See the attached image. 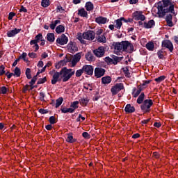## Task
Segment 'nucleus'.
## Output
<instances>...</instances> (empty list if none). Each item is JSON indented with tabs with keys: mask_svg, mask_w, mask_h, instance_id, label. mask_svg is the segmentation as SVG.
<instances>
[{
	"mask_svg": "<svg viewBox=\"0 0 178 178\" xmlns=\"http://www.w3.org/2000/svg\"><path fill=\"white\" fill-rule=\"evenodd\" d=\"M149 83H151V80L144 81L143 83L141 85H139V86H141V87H144V86L149 84Z\"/></svg>",
	"mask_w": 178,
	"mask_h": 178,
	"instance_id": "57",
	"label": "nucleus"
},
{
	"mask_svg": "<svg viewBox=\"0 0 178 178\" xmlns=\"http://www.w3.org/2000/svg\"><path fill=\"white\" fill-rule=\"evenodd\" d=\"M102 33H104V30L99 29L98 31H97L96 34L99 37V35H102Z\"/></svg>",
	"mask_w": 178,
	"mask_h": 178,
	"instance_id": "62",
	"label": "nucleus"
},
{
	"mask_svg": "<svg viewBox=\"0 0 178 178\" xmlns=\"http://www.w3.org/2000/svg\"><path fill=\"white\" fill-rule=\"evenodd\" d=\"M25 74L26 78L30 80V79H31V70L30 68H26Z\"/></svg>",
	"mask_w": 178,
	"mask_h": 178,
	"instance_id": "44",
	"label": "nucleus"
},
{
	"mask_svg": "<svg viewBox=\"0 0 178 178\" xmlns=\"http://www.w3.org/2000/svg\"><path fill=\"white\" fill-rule=\"evenodd\" d=\"M15 13H10L9 15H8V20H12V19H13V17H15Z\"/></svg>",
	"mask_w": 178,
	"mask_h": 178,
	"instance_id": "60",
	"label": "nucleus"
},
{
	"mask_svg": "<svg viewBox=\"0 0 178 178\" xmlns=\"http://www.w3.org/2000/svg\"><path fill=\"white\" fill-rule=\"evenodd\" d=\"M67 50L70 52H71V54H73V52H76V51H79V48L77 47V45L76 44V42H70L67 44Z\"/></svg>",
	"mask_w": 178,
	"mask_h": 178,
	"instance_id": "15",
	"label": "nucleus"
},
{
	"mask_svg": "<svg viewBox=\"0 0 178 178\" xmlns=\"http://www.w3.org/2000/svg\"><path fill=\"white\" fill-rule=\"evenodd\" d=\"M67 41H69V40L65 34H62L60 37L58 38L56 40V42L59 45H65L67 44Z\"/></svg>",
	"mask_w": 178,
	"mask_h": 178,
	"instance_id": "14",
	"label": "nucleus"
},
{
	"mask_svg": "<svg viewBox=\"0 0 178 178\" xmlns=\"http://www.w3.org/2000/svg\"><path fill=\"white\" fill-rule=\"evenodd\" d=\"M47 41H49V42H54V41H55V34L52 33H47Z\"/></svg>",
	"mask_w": 178,
	"mask_h": 178,
	"instance_id": "35",
	"label": "nucleus"
},
{
	"mask_svg": "<svg viewBox=\"0 0 178 178\" xmlns=\"http://www.w3.org/2000/svg\"><path fill=\"white\" fill-rule=\"evenodd\" d=\"M146 48H147V49H148V51H154V49L155 48L154 42H148L146 44Z\"/></svg>",
	"mask_w": 178,
	"mask_h": 178,
	"instance_id": "30",
	"label": "nucleus"
},
{
	"mask_svg": "<svg viewBox=\"0 0 178 178\" xmlns=\"http://www.w3.org/2000/svg\"><path fill=\"white\" fill-rule=\"evenodd\" d=\"M153 156L154 158H156V159H158L161 156V154H159V153H158L157 152H153Z\"/></svg>",
	"mask_w": 178,
	"mask_h": 178,
	"instance_id": "56",
	"label": "nucleus"
},
{
	"mask_svg": "<svg viewBox=\"0 0 178 178\" xmlns=\"http://www.w3.org/2000/svg\"><path fill=\"white\" fill-rule=\"evenodd\" d=\"M67 143H70L71 144L73 143H76V139L73 138V134L70 133L67 134Z\"/></svg>",
	"mask_w": 178,
	"mask_h": 178,
	"instance_id": "34",
	"label": "nucleus"
},
{
	"mask_svg": "<svg viewBox=\"0 0 178 178\" xmlns=\"http://www.w3.org/2000/svg\"><path fill=\"white\" fill-rule=\"evenodd\" d=\"M86 58L87 60L92 61L94 60V55H92V54H91V52H88L86 54Z\"/></svg>",
	"mask_w": 178,
	"mask_h": 178,
	"instance_id": "41",
	"label": "nucleus"
},
{
	"mask_svg": "<svg viewBox=\"0 0 178 178\" xmlns=\"http://www.w3.org/2000/svg\"><path fill=\"white\" fill-rule=\"evenodd\" d=\"M172 16L169 14L166 16L165 21L167 23V26L169 27H173V22H172Z\"/></svg>",
	"mask_w": 178,
	"mask_h": 178,
	"instance_id": "24",
	"label": "nucleus"
},
{
	"mask_svg": "<svg viewBox=\"0 0 178 178\" xmlns=\"http://www.w3.org/2000/svg\"><path fill=\"white\" fill-rule=\"evenodd\" d=\"M35 81H37V75L31 79V81L29 82V84L31 86H34L35 84Z\"/></svg>",
	"mask_w": 178,
	"mask_h": 178,
	"instance_id": "50",
	"label": "nucleus"
},
{
	"mask_svg": "<svg viewBox=\"0 0 178 178\" xmlns=\"http://www.w3.org/2000/svg\"><path fill=\"white\" fill-rule=\"evenodd\" d=\"M122 47V52H130V51H134V46L129 41L121 42Z\"/></svg>",
	"mask_w": 178,
	"mask_h": 178,
	"instance_id": "7",
	"label": "nucleus"
},
{
	"mask_svg": "<svg viewBox=\"0 0 178 178\" xmlns=\"http://www.w3.org/2000/svg\"><path fill=\"white\" fill-rule=\"evenodd\" d=\"M49 74H53L51 79V84H56L59 81V77H60V72H55V70L51 71Z\"/></svg>",
	"mask_w": 178,
	"mask_h": 178,
	"instance_id": "12",
	"label": "nucleus"
},
{
	"mask_svg": "<svg viewBox=\"0 0 178 178\" xmlns=\"http://www.w3.org/2000/svg\"><path fill=\"white\" fill-rule=\"evenodd\" d=\"M76 38L81 44H87L85 40L92 41L95 38V32L94 31H88L83 33H77Z\"/></svg>",
	"mask_w": 178,
	"mask_h": 178,
	"instance_id": "2",
	"label": "nucleus"
},
{
	"mask_svg": "<svg viewBox=\"0 0 178 178\" xmlns=\"http://www.w3.org/2000/svg\"><path fill=\"white\" fill-rule=\"evenodd\" d=\"M78 15L79 16H81V17H88V13L87 11H86V9L81 8L78 10Z\"/></svg>",
	"mask_w": 178,
	"mask_h": 178,
	"instance_id": "23",
	"label": "nucleus"
},
{
	"mask_svg": "<svg viewBox=\"0 0 178 178\" xmlns=\"http://www.w3.org/2000/svg\"><path fill=\"white\" fill-rule=\"evenodd\" d=\"M47 81V77L44 76L43 79H40L38 81V84H44Z\"/></svg>",
	"mask_w": 178,
	"mask_h": 178,
	"instance_id": "51",
	"label": "nucleus"
},
{
	"mask_svg": "<svg viewBox=\"0 0 178 178\" xmlns=\"http://www.w3.org/2000/svg\"><path fill=\"white\" fill-rule=\"evenodd\" d=\"M114 49L116 52H123L122 42H117L114 45Z\"/></svg>",
	"mask_w": 178,
	"mask_h": 178,
	"instance_id": "27",
	"label": "nucleus"
},
{
	"mask_svg": "<svg viewBox=\"0 0 178 178\" xmlns=\"http://www.w3.org/2000/svg\"><path fill=\"white\" fill-rule=\"evenodd\" d=\"M74 70L72 69H67L66 67L62 68L60 71V78L63 79V82L66 83L72 79V76H74Z\"/></svg>",
	"mask_w": 178,
	"mask_h": 178,
	"instance_id": "3",
	"label": "nucleus"
},
{
	"mask_svg": "<svg viewBox=\"0 0 178 178\" xmlns=\"http://www.w3.org/2000/svg\"><path fill=\"white\" fill-rule=\"evenodd\" d=\"M97 41L98 42H103V44H105V42H106V37H105V33L97 36Z\"/></svg>",
	"mask_w": 178,
	"mask_h": 178,
	"instance_id": "31",
	"label": "nucleus"
},
{
	"mask_svg": "<svg viewBox=\"0 0 178 178\" xmlns=\"http://www.w3.org/2000/svg\"><path fill=\"white\" fill-rule=\"evenodd\" d=\"M123 72L126 76V77H130V72H129V68L127 67H125V68H123Z\"/></svg>",
	"mask_w": 178,
	"mask_h": 178,
	"instance_id": "48",
	"label": "nucleus"
},
{
	"mask_svg": "<svg viewBox=\"0 0 178 178\" xmlns=\"http://www.w3.org/2000/svg\"><path fill=\"white\" fill-rule=\"evenodd\" d=\"M5 74V66L1 65L0 67V76H3Z\"/></svg>",
	"mask_w": 178,
	"mask_h": 178,
	"instance_id": "52",
	"label": "nucleus"
},
{
	"mask_svg": "<svg viewBox=\"0 0 178 178\" xmlns=\"http://www.w3.org/2000/svg\"><path fill=\"white\" fill-rule=\"evenodd\" d=\"M108 19L106 17H98L95 18L96 23L98 24H105L106 23Z\"/></svg>",
	"mask_w": 178,
	"mask_h": 178,
	"instance_id": "22",
	"label": "nucleus"
},
{
	"mask_svg": "<svg viewBox=\"0 0 178 178\" xmlns=\"http://www.w3.org/2000/svg\"><path fill=\"white\" fill-rule=\"evenodd\" d=\"M165 79H166V76L165 75H162L158 78L154 79V81H156V83H162V81H163V80H165Z\"/></svg>",
	"mask_w": 178,
	"mask_h": 178,
	"instance_id": "42",
	"label": "nucleus"
},
{
	"mask_svg": "<svg viewBox=\"0 0 178 178\" xmlns=\"http://www.w3.org/2000/svg\"><path fill=\"white\" fill-rule=\"evenodd\" d=\"M93 54L97 58H102L105 56V47L103 46L99 47L97 49L93 50Z\"/></svg>",
	"mask_w": 178,
	"mask_h": 178,
	"instance_id": "9",
	"label": "nucleus"
},
{
	"mask_svg": "<svg viewBox=\"0 0 178 178\" xmlns=\"http://www.w3.org/2000/svg\"><path fill=\"white\" fill-rule=\"evenodd\" d=\"M83 73H84V71L83 70V68L81 70H78L76 72V77H80L81 76V74H83Z\"/></svg>",
	"mask_w": 178,
	"mask_h": 178,
	"instance_id": "49",
	"label": "nucleus"
},
{
	"mask_svg": "<svg viewBox=\"0 0 178 178\" xmlns=\"http://www.w3.org/2000/svg\"><path fill=\"white\" fill-rule=\"evenodd\" d=\"M60 23V20H56L54 22H51L49 27L51 30H55V27H56L57 24H59Z\"/></svg>",
	"mask_w": 178,
	"mask_h": 178,
	"instance_id": "39",
	"label": "nucleus"
},
{
	"mask_svg": "<svg viewBox=\"0 0 178 178\" xmlns=\"http://www.w3.org/2000/svg\"><path fill=\"white\" fill-rule=\"evenodd\" d=\"M105 72H106V70L102 67H96L95 69V77H96V79H101L102 76L105 75Z\"/></svg>",
	"mask_w": 178,
	"mask_h": 178,
	"instance_id": "11",
	"label": "nucleus"
},
{
	"mask_svg": "<svg viewBox=\"0 0 178 178\" xmlns=\"http://www.w3.org/2000/svg\"><path fill=\"white\" fill-rule=\"evenodd\" d=\"M143 27L145 29H152L155 26V21L154 19L149 20L148 22H144Z\"/></svg>",
	"mask_w": 178,
	"mask_h": 178,
	"instance_id": "20",
	"label": "nucleus"
},
{
	"mask_svg": "<svg viewBox=\"0 0 178 178\" xmlns=\"http://www.w3.org/2000/svg\"><path fill=\"white\" fill-rule=\"evenodd\" d=\"M165 55V51H163V49L159 50L157 52V56L159 59H163Z\"/></svg>",
	"mask_w": 178,
	"mask_h": 178,
	"instance_id": "40",
	"label": "nucleus"
},
{
	"mask_svg": "<svg viewBox=\"0 0 178 178\" xmlns=\"http://www.w3.org/2000/svg\"><path fill=\"white\" fill-rule=\"evenodd\" d=\"M42 40V33L38 34L34 40H31L30 45H33L32 48H33L34 51L37 52L38 49H40V46L38 45V42Z\"/></svg>",
	"mask_w": 178,
	"mask_h": 178,
	"instance_id": "5",
	"label": "nucleus"
},
{
	"mask_svg": "<svg viewBox=\"0 0 178 178\" xmlns=\"http://www.w3.org/2000/svg\"><path fill=\"white\" fill-rule=\"evenodd\" d=\"M81 59V54L78 53L74 56L72 60V66H75L80 62V60Z\"/></svg>",
	"mask_w": 178,
	"mask_h": 178,
	"instance_id": "17",
	"label": "nucleus"
},
{
	"mask_svg": "<svg viewBox=\"0 0 178 178\" xmlns=\"http://www.w3.org/2000/svg\"><path fill=\"white\" fill-rule=\"evenodd\" d=\"M122 60V58L118 57L116 56H113V58H110L109 56H107L104 58V61L107 65H116L117 63H119Z\"/></svg>",
	"mask_w": 178,
	"mask_h": 178,
	"instance_id": "6",
	"label": "nucleus"
},
{
	"mask_svg": "<svg viewBox=\"0 0 178 178\" xmlns=\"http://www.w3.org/2000/svg\"><path fill=\"white\" fill-rule=\"evenodd\" d=\"M124 111L126 113H133L134 112H136V108L134 106H131V104H127Z\"/></svg>",
	"mask_w": 178,
	"mask_h": 178,
	"instance_id": "21",
	"label": "nucleus"
},
{
	"mask_svg": "<svg viewBox=\"0 0 178 178\" xmlns=\"http://www.w3.org/2000/svg\"><path fill=\"white\" fill-rule=\"evenodd\" d=\"M154 105V102L152 99H145L140 106V109H142L144 113H148L151 112V106Z\"/></svg>",
	"mask_w": 178,
	"mask_h": 178,
	"instance_id": "4",
	"label": "nucleus"
},
{
	"mask_svg": "<svg viewBox=\"0 0 178 178\" xmlns=\"http://www.w3.org/2000/svg\"><path fill=\"white\" fill-rule=\"evenodd\" d=\"M154 127H157V129H159V127L162 126V124H161V122H154Z\"/></svg>",
	"mask_w": 178,
	"mask_h": 178,
	"instance_id": "64",
	"label": "nucleus"
},
{
	"mask_svg": "<svg viewBox=\"0 0 178 178\" xmlns=\"http://www.w3.org/2000/svg\"><path fill=\"white\" fill-rule=\"evenodd\" d=\"M88 102H90V99H88V97L82 98L79 99V104L82 106H87V104H88Z\"/></svg>",
	"mask_w": 178,
	"mask_h": 178,
	"instance_id": "28",
	"label": "nucleus"
},
{
	"mask_svg": "<svg viewBox=\"0 0 178 178\" xmlns=\"http://www.w3.org/2000/svg\"><path fill=\"white\" fill-rule=\"evenodd\" d=\"M111 81H112V78L109 76H106L102 78V84H110Z\"/></svg>",
	"mask_w": 178,
	"mask_h": 178,
	"instance_id": "26",
	"label": "nucleus"
},
{
	"mask_svg": "<svg viewBox=\"0 0 178 178\" xmlns=\"http://www.w3.org/2000/svg\"><path fill=\"white\" fill-rule=\"evenodd\" d=\"M124 88V86H123V83H116L115 86H113L111 89V92H112L113 95H116L118 92L122 91Z\"/></svg>",
	"mask_w": 178,
	"mask_h": 178,
	"instance_id": "8",
	"label": "nucleus"
},
{
	"mask_svg": "<svg viewBox=\"0 0 178 178\" xmlns=\"http://www.w3.org/2000/svg\"><path fill=\"white\" fill-rule=\"evenodd\" d=\"M83 71L89 76L92 75L94 73V68L91 65H85L83 67Z\"/></svg>",
	"mask_w": 178,
	"mask_h": 178,
	"instance_id": "16",
	"label": "nucleus"
},
{
	"mask_svg": "<svg viewBox=\"0 0 178 178\" xmlns=\"http://www.w3.org/2000/svg\"><path fill=\"white\" fill-rule=\"evenodd\" d=\"M44 98H45V94H44V92H41L40 93V101H44Z\"/></svg>",
	"mask_w": 178,
	"mask_h": 178,
	"instance_id": "59",
	"label": "nucleus"
},
{
	"mask_svg": "<svg viewBox=\"0 0 178 178\" xmlns=\"http://www.w3.org/2000/svg\"><path fill=\"white\" fill-rule=\"evenodd\" d=\"M13 74L15 77H20V74H22V71L20 70V68L16 67L14 70V73H13Z\"/></svg>",
	"mask_w": 178,
	"mask_h": 178,
	"instance_id": "33",
	"label": "nucleus"
},
{
	"mask_svg": "<svg viewBox=\"0 0 178 178\" xmlns=\"http://www.w3.org/2000/svg\"><path fill=\"white\" fill-rule=\"evenodd\" d=\"M122 22H123V19H122V17L115 21V29H118V30H120V27L123 26V23Z\"/></svg>",
	"mask_w": 178,
	"mask_h": 178,
	"instance_id": "29",
	"label": "nucleus"
},
{
	"mask_svg": "<svg viewBox=\"0 0 178 178\" xmlns=\"http://www.w3.org/2000/svg\"><path fill=\"white\" fill-rule=\"evenodd\" d=\"M143 91V87L141 86H138L137 88L134 89L133 95L134 98H137Z\"/></svg>",
	"mask_w": 178,
	"mask_h": 178,
	"instance_id": "19",
	"label": "nucleus"
},
{
	"mask_svg": "<svg viewBox=\"0 0 178 178\" xmlns=\"http://www.w3.org/2000/svg\"><path fill=\"white\" fill-rule=\"evenodd\" d=\"M62 113H73V109L70 108H61Z\"/></svg>",
	"mask_w": 178,
	"mask_h": 178,
	"instance_id": "38",
	"label": "nucleus"
},
{
	"mask_svg": "<svg viewBox=\"0 0 178 178\" xmlns=\"http://www.w3.org/2000/svg\"><path fill=\"white\" fill-rule=\"evenodd\" d=\"M85 8L88 12H91L94 10V4L90 1H88L86 3Z\"/></svg>",
	"mask_w": 178,
	"mask_h": 178,
	"instance_id": "25",
	"label": "nucleus"
},
{
	"mask_svg": "<svg viewBox=\"0 0 178 178\" xmlns=\"http://www.w3.org/2000/svg\"><path fill=\"white\" fill-rule=\"evenodd\" d=\"M24 60V62H28L29 60L26 59L27 58V53H23L22 55L19 57Z\"/></svg>",
	"mask_w": 178,
	"mask_h": 178,
	"instance_id": "53",
	"label": "nucleus"
},
{
	"mask_svg": "<svg viewBox=\"0 0 178 178\" xmlns=\"http://www.w3.org/2000/svg\"><path fill=\"white\" fill-rule=\"evenodd\" d=\"M134 19L135 20H141L144 22L145 20V15H143L141 11H136L133 13Z\"/></svg>",
	"mask_w": 178,
	"mask_h": 178,
	"instance_id": "13",
	"label": "nucleus"
},
{
	"mask_svg": "<svg viewBox=\"0 0 178 178\" xmlns=\"http://www.w3.org/2000/svg\"><path fill=\"white\" fill-rule=\"evenodd\" d=\"M70 108H71V109L73 110V112H74V111H76V109H77V108H79V101H75V102H72L70 105Z\"/></svg>",
	"mask_w": 178,
	"mask_h": 178,
	"instance_id": "36",
	"label": "nucleus"
},
{
	"mask_svg": "<svg viewBox=\"0 0 178 178\" xmlns=\"http://www.w3.org/2000/svg\"><path fill=\"white\" fill-rule=\"evenodd\" d=\"M19 12H24V13H27V10L24 6H22L21 8L19 9Z\"/></svg>",
	"mask_w": 178,
	"mask_h": 178,
	"instance_id": "61",
	"label": "nucleus"
},
{
	"mask_svg": "<svg viewBox=\"0 0 178 178\" xmlns=\"http://www.w3.org/2000/svg\"><path fill=\"white\" fill-rule=\"evenodd\" d=\"M29 88H30L29 85H26L25 86H24L23 92H26V91H29Z\"/></svg>",
	"mask_w": 178,
	"mask_h": 178,
	"instance_id": "63",
	"label": "nucleus"
},
{
	"mask_svg": "<svg viewBox=\"0 0 178 178\" xmlns=\"http://www.w3.org/2000/svg\"><path fill=\"white\" fill-rule=\"evenodd\" d=\"M161 47L163 48H166L170 52H173V43L169 40H164L162 42Z\"/></svg>",
	"mask_w": 178,
	"mask_h": 178,
	"instance_id": "10",
	"label": "nucleus"
},
{
	"mask_svg": "<svg viewBox=\"0 0 178 178\" xmlns=\"http://www.w3.org/2000/svg\"><path fill=\"white\" fill-rule=\"evenodd\" d=\"M56 32L57 34L65 32V26L63 25H59L56 28Z\"/></svg>",
	"mask_w": 178,
	"mask_h": 178,
	"instance_id": "32",
	"label": "nucleus"
},
{
	"mask_svg": "<svg viewBox=\"0 0 178 178\" xmlns=\"http://www.w3.org/2000/svg\"><path fill=\"white\" fill-rule=\"evenodd\" d=\"M163 2V5H162ZM162 2L159 1L158 3V15L160 17H163L166 13H172V15H176L175 12V4L170 1V0H162Z\"/></svg>",
	"mask_w": 178,
	"mask_h": 178,
	"instance_id": "1",
	"label": "nucleus"
},
{
	"mask_svg": "<svg viewBox=\"0 0 178 178\" xmlns=\"http://www.w3.org/2000/svg\"><path fill=\"white\" fill-rule=\"evenodd\" d=\"M145 97V95L144 94V92H142L137 99V104H143Z\"/></svg>",
	"mask_w": 178,
	"mask_h": 178,
	"instance_id": "37",
	"label": "nucleus"
},
{
	"mask_svg": "<svg viewBox=\"0 0 178 178\" xmlns=\"http://www.w3.org/2000/svg\"><path fill=\"white\" fill-rule=\"evenodd\" d=\"M50 4L49 0H42L41 5L43 8H48V6Z\"/></svg>",
	"mask_w": 178,
	"mask_h": 178,
	"instance_id": "45",
	"label": "nucleus"
},
{
	"mask_svg": "<svg viewBox=\"0 0 178 178\" xmlns=\"http://www.w3.org/2000/svg\"><path fill=\"white\" fill-rule=\"evenodd\" d=\"M49 123H51V124H55V123H56V118H55V116H51L49 118Z\"/></svg>",
	"mask_w": 178,
	"mask_h": 178,
	"instance_id": "47",
	"label": "nucleus"
},
{
	"mask_svg": "<svg viewBox=\"0 0 178 178\" xmlns=\"http://www.w3.org/2000/svg\"><path fill=\"white\" fill-rule=\"evenodd\" d=\"M62 102H63V98H58L56 102V108H59L62 105Z\"/></svg>",
	"mask_w": 178,
	"mask_h": 178,
	"instance_id": "43",
	"label": "nucleus"
},
{
	"mask_svg": "<svg viewBox=\"0 0 178 178\" xmlns=\"http://www.w3.org/2000/svg\"><path fill=\"white\" fill-rule=\"evenodd\" d=\"M21 31H22V29L15 28L13 30L8 31L7 35L8 37H15V35H16V34H19V33H20Z\"/></svg>",
	"mask_w": 178,
	"mask_h": 178,
	"instance_id": "18",
	"label": "nucleus"
},
{
	"mask_svg": "<svg viewBox=\"0 0 178 178\" xmlns=\"http://www.w3.org/2000/svg\"><path fill=\"white\" fill-rule=\"evenodd\" d=\"M8 88H6V86H2L0 88V94H3L5 95L6 94V92H8Z\"/></svg>",
	"mask_w": 178,
	"mask_h": 178,
	"instance_id": "46",
	"label": "nucleus"
},
{
	"mask_svg": "<svg viewBox=\"0 0 178 178\" xmlns=\"http://www.w3.org/2000/svg\"><path fill=\"white\" fill-rule=\"evenodd\" d=\"M29 56L33 59L34 58H37V54L31 52L29 54Z\"/></svg>",
	"mask_w": 178,
	"mask_h": 178,
	"instance_id": "55",
	"label": "nucleus"
},
{
	"mask_svg": "<svg viewBox=\"0 0 178 178\" xmlns=\"http://www.w3.org/2000/svg\"><path fill=\"white\" fill-rule=\"evenodd\" d=\"M82 136H83V137L84 138H86V139H90V136L88 134V132H83V134H82Z\"/></svg>",
	"mask_w": 178,
	"mask_h": 178,
	"instance_id": "54",
	"label": "nucleus"
},
{
	"mask_svg": "<svg viewBox=\"0 0 178 178\" xmlns=\"http://www.w3.org/2000/svg\"><path fill=\"white\" fill-rule=\"evenodd\" d=\"M39 113H42V115H44L45 113H48V110L40 108L39 109Z\"/></svg>",
	"mask_w": 178,
	"mask_h": 178,
	"instance_id": "58",
	"label": "nucleus"
}]
</instances>
